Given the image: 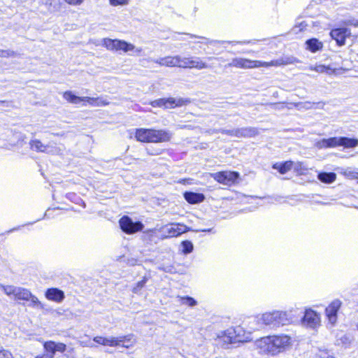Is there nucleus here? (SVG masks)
<instances>
[{"instance_id":"nucleus-13","label":"nucleus","mask_w":358,"mask_h":358,"mask_svg":"<svg viewBox=\"0 0 358 358\" xmlns=\"http://www.w3.org/2000/svg\"><path fill=\"white\" fill-rule=\"evenodd\" d=\"M210 176L217 182L225 185H231L239 178V173L236 171H220Z\"/></svg>"},{"instance_id":"nucleus-58","label":"nucleus","mask_w":358,"mask_h":358,"mask_svg":"<svg viewBox=\"0 0 358 358\" xmlns=\"http://www.w3.org/2000/svg\"><path fill=\"white\" fill-rule=\"evenodd\" d=\"M357 330H358V323H357Z\"/></svg>"},{"instance_id":"nucleus-50","label":"nucleus","mask_w":358,"mask_h":358,"mask_svg":"<svg viewBox=\"0 0 358 358\" xmlns=\"http://www.w3.org/2000/svg\"><path fill=\"white\" fill-rule=\"evenodd\" d=\"M315 104V103L306 102L304 103V107L307 109L311 108Z\"/></svg>"},{"instance_id":"nucleus-4","label":"nucleus","mask_w":358,"mask_h":358,"mask_svg":"<svg viewBox=\"0 0 358 358\" xmlns=\"http://www.w3.org/2000/svg\"><path fill=\"white\" fill-rule=\"evenodd\" d=\"M63 97L69 103L73 104H80L81 103L82 106H86L87 104L92 106H106L108 103L103 99L102 98H94L89 96L80 97L72 93L71 91H67L64 93Z\"/></svg>"},{"instance_id":"nucleus-56","label":"nucleus","mask_w":358,"mask_h":358,"mask_svg":"<svg viewBox=\"0 0 358 358\" xmlns=\"http://www.w3.org/2000/svg\"><path fill=\"white\" fill-rule=\"evenodd\" d=\"M33 224V222H29V223H28V224H25L24 226H25V225H28V224Z\"/></svg>"},{"instance_id":"nucleus-45","label":"nucleus","mask_w":358,"mask_h":358,"mask_svg":"<svg viewBox=\"0 0 358 358\" xmlns=\"http://www.w3.org/2000/svg\"><path fill=\"white\" fill-rule=\"evenodd\" d=\"M159 269L164 271L166 273H172L173 271V267L172 266H159Z\"/></svg>"},{"instance_id":"nucleus-40","label":"nucleus","mask_w":358,"mask_h":358,"mask_svg":"<svg viewBox=\"0 0 358 358\" xmlns=\"http://www.w3.org/2000/svg\"><path fill=\"white\" fill-rule=\"evenodd\" d=\"M148 279L146 277H143V278L138 282L135 287L133 288V292L136 294H138L141 289L145 286V283L147 282Z\"/></svg>"},{"instance_id":"nucleus-36","label":"nucleus","mask_w":358,"mask_h":358,"mask_svg":"<svg viewBox=\"0 0 358 358\" xmlns=\"http://www.w3.org/2000/svg\"><path fill=\"white\" fill-rule=\"evenodd\" d=\"M28 301H29V306H31L33 308H38V309H43V308H44L43 305L38 300V299L36 296L33 295L31 293L30 299Z\"/></svg>"},{"instance_id":"nucleus-54","label":"nucleus","mask_w":358,"mask_h":358,"mask_svg":"<svg viewBox=\"0 0 358 358\" xmlns=\"http://www.w3.org/2000/svg\"><path fill=\"white\" fill-rule=\"evenodd\" d=\"M6 101H0V105H6Z\"/></svg>"},{"instance_id":"nucleus-9","label":"nucleus","mask_w":358,"mask_h":358,"mask_svg":"<svg viewBox=\"0 0 358 358\" xmlns=\"http://www.w3.org/2000/svg\"><path fill=\"white\" fill-rule=\"evenodd\" d=\"M120 229L127 234H133L143 229L144 225L140 222H134L131 217L124 215L119 220Z\"/></svg>"},{"instance_id":"nucleus-38","label":"nucleus","mask_w":358,"mask_h":358,"mask_svg":"<svg viewBox=\"0 0 358 358\" xmlns=\"http://www.w3.org/2000/svg\"><path fill=\"white\" fill-rule=\"evenodd\" d=\"M182 251L184 254H189L192 252L194 246L191 241H184L181 243Z\"/></svg>"},{"instance_id":"nucleus-43","label":"nucleus","mask_w":358,"mask_h":358,"mask_svg":"<svg viewBox=\"0 0 358 358\" xmlns=\"http://www.w3.org/2000/svg\"><path fill=\"white\" fill-rule=\"evenodd\" d=\"M0 357L1 358H13V355L10 352L6 350H0Z\"/></svg>"},{"instance_id":"nucleus-52","label":"nucleus","mask_w":358,"mask_h":358,"mask_svg":"<svg viewBox=\"0 0 358 358\" xmlns=\"http://www.w3.org/2000/svg\"><path fill=\"white\" fill-rule=\"evenodd\" d=\"M235 43H241V44H247V43H250V41H236Z\"/></svg>"},{"instance_id":"nucleus-31","label":"nucleus","mask_w":358,"mask_h":358,"mask_svg":"<svg viewBox=\"0 0 358 358\" xmlns=\"http://www.w3.org/2000/svg\"><path fill=\"white\" fill-rule=\"evenodd\" d=\"M306 44L307 49L313 52H315L322 48V43L316 38H311L306 41Z\"/></svg>"},{"instance_id":"nucleus-29","label":"nucleus","mask_w":358,"mask_h":358,"mask_svg":"<svg viewBox=\"0 0 358 358\" xmlns=\"http://www.w3.org/2000/svg\"><path fill=\"white\" fill-rule=\"evenodd\" d=\"M293 162L287 161L282 164L275 163L273 165V169L278 170L281 174H285L292 169Z\"/></svg>"},{"instance_id":"nucleus-49","label":"nucleus","mask_w":358,"mask_h":358,"mask_svg":"<svg viewBox=\"0 0 358 358\" xmlns=\"http://www.w3.org/2000/svg\"><path fill=\"white\" fill-rule=\"evenodd\" d=\"M22 227V226H18V227H14V228H13V229H10V230L7 231L6 233V234H10V233H12V232H13V231H15L20 230V229H21V227Z\"/></svg>"},{"instance_id":"nucleus-19","label":"nucleus","mask_w":358,"mask_h":358,"mask_svg":"<svg viewBox=\"0 0 358 358\" xmlns=\"http://www.w3.org/2000/svg\"><path fill=\"white\" fill-rule=\"evenodd\" d=\"M151 143H166L171 141L173 133L167 129H152Z\"/></svg>"},{"instance_id":"nucleus-18","label":"nucleus","mask_w":358,"mask_h":358,"mask_svg":"<svg viewBox=\"0 0 358 358\" xmlns=\"http://www.w3.org/2000/svg\"><path fill=\"white\" fill-rule=\"evenodd\" d=\"M143 62H152L159 64L161 66L166 67H179L180 55L176 56H166L164 57H159L157 59H143Z\"/></svg>"},{"instance_id":"nucleus-37","label":"nucleus","mask_w":358,"mask_h":358,"mask_svg":"<svg viewBox=\"0 0 358 358\" xmlns=\"http://www.w3.org/2000/svg\"><path fill=\"white\" fill-rule=\"evenodd\" d=\"M292 169L294 171H296L298 174L301 175L304 173V171L308 170V168L303 164V163L300 162H294Z\"/></svg>"},{"instance_id":"nucleus-53","label":"nucleus","mask_w":358,"mask_h":358,"mask_svg":"<svg viewBox=\"0 0 358 358\" xmlns=\"http://www.w3.org/2000/svg\"><path fill=\"white\" fill-rule=\"evenodd\" d=\"M345 24H350V25H351V24H354L352 21H350V20H349V21H348V22H345Z\"/></svg>"},{"instance_id":"nucleus-20","label":"nucleus","mask_w":358,"mask_h":358,"mask_svg":"<svg viewBox=\"0 0 358 358\" xmlns=\"http://www.w3.org/2000/svg\"><path fill=\"white\" fill-rule=\"evenodd\" d=\"M341 306V301L338 299L334 300L325 310L326 315L329 322L332 324H335L337 321V313Z\"/></svg>"},{"instance_id":"nucleus-23","label":"nucleus","mask_w":358,"mask_h":358,"mask_svg":"<svg viewBox=\"0 0 358 358\" xmlns=\"http://www.w3.org/2000/svg\"><path fill=\"white\" fill-rule=\"evenodd\" d=\"M66 347V345L62 343H56L52 341L45 342L43 344L45 351L50 352L53 357L56 352H64Z\"/></svg>"},{"instance_id":"nucleus-10","label":"nucleus","mask_w":358,"mask_h":358,"mask_svg":"<svg viewBox=\"0 0 358 358\" xmlns=\"http://www.w3.org/2000/svg\"><path fill=\"white\" fill-rule=\"evenodd\" d=\"M2 290L8 296H13L15 300L29 301L31 292L27 289L13 285H1Z\"/></svg>"},{"instance_id":"nucleus-11","label":"nucleus","mask_w":358,"mask_h":358,"mask_svg":"<svg viewBox=\"0 0 358 358\" xmlns=\"http://www.w3.org/2000/svg\"><path fill=\"white\" fill-rule=\"evenodd\" d=\"M190 103L188 99L182 98H169L159 99L151 102L153 107H164L165 108H173L175 107L182 106Z\"/></svg>"},{"instance_id":"nucleus-30","label":"nucleus","mask_w":358,"mask_h":358,"mask_svg":"<svg viewBox=\"0 0 358 358\" xmlns=\"http://www.w3.org/2000/svg\"><path fill=\"white\" fill-rule=\"evenodd\" d=\"M317 178L319 180L324 183H332L336 180V175L334 173L330 172H321L317 175Z\"/></svg>"},{"instance_id":"nucleus-24","label":"nucleus","mask_w":358,"mask_h":358,"mask_svg":"<svg viewBox=\"0 0 358 358\" xmlns=\"http://www.w3.org/2000/svg\"><path fill=\"white\" fill-rule=\"evenodd\" d=\"M45 295L47 299L57 303L62 302L64 299V292L57 288L48 289Z\"/></svg>"},{"instance_id":"nucleus-32","label":"nucleus","mask_w":358,"mask_h":358,"mask_svg":"<svg viewBox=\"0 0 358 358\" xmlns=\"http://www.w3.org/2000/svg\"><path fill=\"white\" fill-rule=\"evenodd\" d=\"M48 145H50V147L45 152L48 154L52 155H62L65 149L63 145H57L56 144H53L52 143H49Z\"/></svg>"},{"instance_id":"nucleus-51","label":"nucleus","mask_w":358,"mask_h":358,"mask_svg":"<svg viewBox=\"0 0 358 358\" xmlns=\"http://www.w3.org/2000/svg\"><path fill=\"white\" fill-rule=\"evenodd\" d=\"M80 344H81L83 346H87V347H91V348H92V347H94V344H93V343H89V344H87V343H85L84 341H81V342H80Z\"/></svg>"},{"instance_id":"nucleus-35","label":"nucleus","mask_w":358,"mask_h":358,"mask_svg":"<svg viewBox=\"0 0 358 358\" xmlns=\"http://www.w3.org/2000/svg\"><path fill=\"white\" fill-rule=\"evenodd\" d=\"M58 2V0H40V3L45 6L46 8L50 11L55 10Z\"/></svg>"},{"instance_id":"nucleus-6","label":"nucleus","mask_w":358,"mask_h":358,"mask_svg":"<svg viewBox=\"0 0 358 358\" xmlns=\"http://www.w3.org/2000/svg\"><path fill=\"white\" fill-rule=\"evenodd\" d=\"M223 341L227 343H236L246 342L250 339V333L247 334L243 328L237 326L229 328L222 333Z\"/></svg>"},{"instance_id":"nucleus-28","label":"nucleus","mask_w":358,"mask_h":358,"mask_svg":"<svg viewBox=\"0 0 358 358\" xmlns=\"http://www.w3.org/2000/svg\"><path fill=\"white\" fill-rule=\"evenodd\" d=\"M31 150L36 152H45L50 147V145H44L41 141L38 139L31 140L29 143Z\"/></svg>"},{"instance_id":"nucleus-44","label":"nucleus","mask_w":358,"mask_h":358,"mask_svg":"<svg viewBox=\"0 0 358 358\" xmlns=\"http://www.w3.org/2000/svg\"><path fill=\"white\" fill-rule=\"evenodd\" d=\"M319 358H334L329 352L327 350H320L318 354Z\"/></svg>"},{"instance_id":"nucleus-17","label":"nucleus","mask_w":358,"mask_h":358,"mask_svg":"<svg viewBox=\"0 0 358 358\" xmlns=\"http://www.w3.org/2000/svg\"><path fill=\"white\" fill-rule=\"evenodd\" d=\"M214 133L221 132L222 134H227L236 137H249L255 135L256 130L254 128H241L235 129H214Z\"/></svg>"},{"instance_id":"nucleus-47","label":"nucleus","mask_w":358,"mask_h":358,"mask_svg":"<svg viewBox=\"0 0 358 358\" xmlns=\"http://www.w3.org/2000/svg\"><path fill=\"white\" fill-rule=\"evenodd\" d=\"M35 358H53V357L50 352L45 351V353L37 355Z\"/></svg>"},{"instance_id":"nucleus-7","label":"nucleus","mask_w":358,"mask_h":358,"mask_svg":"<svg viewBox=\"0 0 358 358\" xmlns=\"http://www.w3.org/2000/svg\"><path fill=\"white\" fill-rule=\"evenodd\" d=\"M255 349L259 355L266 356L277 355L273 335L262 337L254 343Z\"/></svg>"},{"instance_id":"nucleus-33","label":"nucleus","mask_w":358,"mask_h":358,"mask_svg":"<svg viewBox=\"0 0 358 358\" xmlns=\"http://www.w3.org/2000/svg\"><path fill=\"white\" fill-rule=\"evenodd\" d=\"M308 69L315 71L317 73H326L327 74H331L334 72V71L329 66L322 64L316 65L315 66H310Z\"/></svg>"},{"instance_id":"nucleus-5","label":"nucleus","mask_w":358,"mask_h":358,"mask_svg":"<svg viewBox=\"0 0 358 358\" xmlns=\"http://www.w3.org/2000/svg\"><path fill=\"white\" fill-rule=\"evenodd\" d=\"M107 50L111 51L122 50L124 52L129 51H134L136 53H140L142 51L141 48H136L133 44L127 43L123 40L103 38L101 43Z\"/></svg>"},{"instance_id":"nucleus-48","label":"nucleus","mask_w":358,"mask_h":358,"mask_svg":"<svg viewBox=\"0 0 358 358\" xmlns=\"http://www.w3.org/2000/svg\"><path fill=\"white\" fill-rule=\"evenodd\" d=\"M345 174L348 176L354 177L355 176V172L350 169H347L345 171Z\"/></svg>"},{"instance_id":"nucleus-46","label":"nucleus","mask_w":358,"mask_h":358,"mask_svg":"<svg viewBox=\"0 0 358 358\" xmlns=\"http://www.w3.org/2000/svg\"><path fill=\"white\" fill-rule=\"evenodd\" d=\"M67 3L71 5H80L85 0H64Z\"/></svg>"},{"instance_id":"nucleus-3","label":"nucleus","mask_w":358,"mask_h":358,"mask_svg":"<svg viewBox=\"0 0 358 358\" xmlns=\"http://www.w3.org/2000/svg\"><path fill=\"white\" fill-rule=\"evenodd\" d=\"M133 336H121L118 337H103V336H95L93 341L100 345L110 347L122 346L126 348H129L132 346L134 341H131Z\"/></svg>"},{"instance_id":"nucleus-2","label":"nucleus","mask_w":358,"mask_h":358,"mask_svg":"<svg viewBox=\"0 0 358 358\" xmlns=\"http://www.w3.org/2000/svg\"><path fill=\"white\" fill-rule=\"evenodd\" d=\"M357 145V139L342 136L323 138L315 143V146L318 149L336 148L338 146H343L346 148H352L356 147Z\"/></svg>"},{"instance_id":"nucleus-14","label":"nucleus","mask_w":358,"mask_h":358,"mask_svg":"<svg viewBox=\"0 0 358 358\" xmlns=\"http://www.w3.org/2000/svg\"><path fill=\"white\" fill-rule=\"evenodd\" d=\"M273 338L277 355L286 351L292 345V338L287 334H281L273 335Z\"/></svg>"},{"instance_id":"nucleus-59","label":"nucleus","mask_w":358,"mask_h":358,"mask_svg":"<svg viewBox=\"0 0 358 358\" xmlns=\"http://www.w3.org/2000/svg\"><path fill=\"white\" fill-rule=\"evenodd\" d=\"M0 358H1V357H0Z\"/></svg>"},{"instance_id":"nucleus-21","label":"nucleus","mask_w":358,"mask_h":358,"mask_svg":"<svg viewBox=\"0 0 358 358\" xmlns=\"http://www.w3.org/2000/svg\"><path fill=\"white\" fill-rule=\"evenodd\" d=\"M330 35L336 43L341 46L345 44L346 38L350 35V31L347 28H337L331 31Z\"/></svg>"},{"instance_id":"nucleus-27","label":"nucleus","mask_w":358,"mask_h":358,"mask_svg":"<svg viewBox=\"0 0 358 358\" xmlns=\"http://www.w3.org/2000/svg\"><path fill=\"white\" fill-rule=\"evenodd\" d=\"M184 197L185 200L191 204L201 203L205 199V196L203 194L192 192H185Z\"/></svg>"},{"instance_id":"nucleus-12","label":"nucleus","mask_w":358,"mask_h":358,"mask_svg":"<svg viewBox=\"0 0 358 358\" xmlns=\"http://www.w3.org/2000/svg\"><path fill=\"white\" fill-rule=\"evenodd\" d=\"M266 62L250 60L245 58L236 57L232 59L228 66H234L240 69H253L259 67H266Z\"/></svg>"},{"instance_id":"nucleus-41","label":"nucleus","mask_w":358,"mask_h":358,"mask_svg":"<svg viewBox=\"0 0 358 358\" xmlns=\"http://www.w3.org/2000/svg\"><path fill=\"white\" fill-rule=\"evenodd\" d=\"M16 55H17L16 52H15L13 50H0V57H4V58L12 57H15Z\"/></svg>"},{"instance_id":"nucleus-22","label":"nucleus","mask_w":358,"mask_h":358,"mask_svg":"<svg viewBox=\"0 0 358 358\" xmlns=\"http://www.w3.org/2000/svg\"><path fill=\"white\" fill-rule=\"evenodd\" d=\"M354 341L355 338L351 334L340 332L336 334L335 344L344 348H349Z\"/></svg>"},{"instance_id":"nucleus-42","label":"nucleus","mask_w":358,"mask_h":358,"mask_svg":"<svg viewBox=\"0 0 358 358\" xmlns=\"http://www.w3.org/2000/svg\"><path fill=\"white\" fill-rule=\"evenodd\" d=\"M110 4L113 6H124L129 3V0H109Z\"/></svg>"},{"instance_id":"nucleus-16","label":"nucleus","mask_w":358,"mask_h":358,"mask_svg":"<svg viewBox=\"0 0 358 358\" xmlns=\"http://www.w3.org/2000/svg\"><path fill=\"white\" fill-rule=\"evenodd\" d=\"M302 324L311 329H316L320 325V317L315 311L308 309L302 319Z\"/></svg>"},{"instance_id":"nucleus-39","label":"nucleus","mask_w":358,"mask_h":358,"mask_svg":"<svg viewBox=\"0 0 358 358\" xmlns=\"http://www.w3.org/2000/svg\"><path fill=\"white\" fill-rule=\"evenodd\" d=\"M190 38H200L201 39V41H200L202 43L204 44H215V43H224L226 41H210L208 38L201 37V36H197L192 34H188Z\"/></svg>"},{"instance_id":"nucleus-34","label":"nucleus","mask_w":358,"mask_h":358,"mask_svg":"<svg viewBox=\"0 0 358 358\" xmlns=\"http://www.w3.org/2000/svg\"><path fill=\"white\" fill-rule=\"evenodd\" d=\"M180 301L181 304L186 305L189 307H194L197 305V301L191 296H180Z\"/></svg>"},{"instance_id":"nucleus-25","label":"nucleus","mask_w":358,"mask_h":358,"mask_svg":"<svg viewBox=\"0 0 358 358\" xmlns=\"http://www.w3.org/2000/svg\"><path fill=\"white\" fill-rule=\"evenodd\" d=\"M152 129L140 128L135 131V138L138 141L151 143Z\"/></svg>"},{"instance_id":"nucleus-15","label":"nucleus","mask_w":358,"mask_h":358,"mask_svg":"<svg viewBox=\"0 0 358 358\" xmlns=\"http://www.w3.org/2000/svg\"><path fill=\"white\" fill-rule=\"evenodd\" d=\"M179 67L203 69L208 68V66L199 57H182L180 56Z\"/></svg>"},{"instance_id":"nucleus-1","label":"nucleus","mask_w":358,"mask_h":358,"mask_svg":"<svg viewBox=\"0 0 358 358\" xmlns=\"http://www.w3.org/2000/svg\"><path fill=\"white\" fill-rule=\"evenodd\" d=\"M259 320L264 324L273 328L289 324L292 322V318L287 311L278 310L263 313Z\"/></svg>"},{"instance_id":"nucleus-8","label":"nucleus","mask_w":358,"mask_h":358,"mask_svg":"<svg viewBox=\"0 0 358 358\" xmlns=\"http://www.w3.org/2000/svg\"><path fill=\"white\" fill-rule=\"evenodd\" d=\"M187 231V227L180 223H170L159 229L163 239L178 236Z\"/></svg>"},{"instance_id":"nucleus-26","label":"nucleus","mask_w":358,"mask_h":358,"mask_svg":"<svg viewBox=\"0 0 358 358\" xmlns=\"http://www.w3.org/2000/svg\"><path fill=\"white\" fill-rule=\"evenodd\" d=\"M298 59L294 57H283L276 60H272L270 62H266V67L280 66L282 65H287L298 62Z\"/></svg>"},{"instance_id":"nucleus-55","label":"nucleus","mask_w":358,"mask_h":358,"mask_svg":"<svg viewBox=\"0 0 358 358\" xmlns=\"http://www.w3.org/2000/svg\"><path fill=\"white\" fill-rule=\"evenodd\" d=\"M201 231H208V232H209V231H211V229H203V230H201Z\"/></svg>"},{"instance_id":"nucleus-57","label":"nucleus","mask_w":358,"mask_h":358,"mask_svg":"<svg viewBox=\"0 0 358 358\" xmlns=\"http://www.w3.org/2000/svg\"><path fill=\"white\" fill-rule=\"evenodd\" d=\"M215 59V58L214 57H208L209 60H211V59Z\"/></svg>"}]
</instances>
